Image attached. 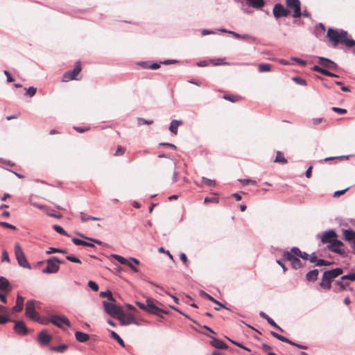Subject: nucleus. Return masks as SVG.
Returning <instances> with one entry per match:
<instances>
[{
  "label": "nucleus",
  "instance_id": "a19ab883",
  "mask_svg": "<svg viewBox=\"0 0 355 355\" xmlns=\"http://www.w3.org/2000/svg\"><path fill=\"white\" fill-rule=\"evenodd\" d=\"M313 70L315 71H317V72H319L324 76H327V75H329L328 73V70L324 69V68H322L319 66H314L313 67Z\"/></svg>",
  "mask_w": 355,
  "mask_h": 355
},
{
  "label": "nucleus",
  "instance_id": "c03bdc74",
  "mask_svg": "<svg viewBox=\"0 0 355 355\" xmlns=\"http://www.w3.org/2000/svg\"><path fill=\"white\" fill-rule=\"evenodd\" d=\"M53 228L54 230H55L58 233L62 234V235H67L66 231L60 225H54L53 226Z\"/></svg>",
  "mask_w": 355,
  "mask_h": 355
},
{
  "label": "nucleus",
  "instance_id": "2eb2a0df",
  "mask_svg": "<svg viewBox=\"0 0 355 355\" xmlns=\"http://www.w3.org/2000/svg\"><path fill=\"white\" fill-rule=\"evenodd\" d=\"M319 63L324 68L331 70H336L338 68V65L336 63L325 58H319Z\"/></svg>",
  "mask_w": 355,
  "mask_h": 355
},
{
  "label": "nucleus",
  "instance_id": "5701e85b",
  "mask_svg": "<svg viewBox=\"0 0 355 355\" xmlns=\"http://www.w3.org/2000/svg\"><path fill=\"white\" fill-rule=\"evenodd\" d=\"M200 295L207 298V300H209L211 302H214V303L218 305V307L214 308V309L216 311H219L220 309V308H225V306L223 304H222L220 302L215 300L213 297H211L210 295L207 294V293H205L204 291H201Z\"/></svg>",
  "mask_w": 355,
  "mask_h": 355
},
{
  "label": "nucleus",
  "instance_id": "412c9836",
  "mask_svg": "<svg viewBox=\"0 0 355 355\" xmlns=\"http://www.w3.org/2000/svg\"><path fill=\"white\" fill-rule=\"evenodd\" d=\"M0 290L6 293L10 292L12 290V286L6 277H0Z\"/></svg>",
  "mask_w": 355,
  "mask_h": 355
},
{
  "label": "nucleus",
  "instance_id": "a211bd4d",
  "mask_svg": "<svg viewBox=\"0 0 355 355\" xmlns=\"http://www.w3.org/2000/svg\"><path fill=\"white\" fill-rule=\"evenodd\" d=\"M117 319L120 321L122 325H129L135 322V320L132 316H125L123 311L121 313V315H119Z\"/></svg>",
  "mask_w": 355,
  "mask_h": 355
},
{
  "label": "nucleus",
  "instance_id": "bf43d9fd",
  "mask_svg": "<svg viewBox=\"0 0 355 355\" xmlns=\"http://www.w3.org/2000/svg\"><path fill=\"white\" fill-rule=\"evenodd\" d=\"M341 279L343 280L344 279H349L351 281H354L355 280V272L354 273H351L349 275H344L341 277Z\"/></svg>",
  "mask_w": 355,
  "mask_h": 355
},
{
  "label": "nucleus",
  "instance_id": "de8ad7c7",
  "mask_svg": "<svg viewBox=\"0 0 355 355\" xmlns=\"http://www.w3.org/2000/svg\"><path fill=\"white\" fill-rule=\"evenodd\" d=\"M293 80L294 82H295L298 85H306V80L300 77H298V76L293 77Z\"/></svg>",
  "mask_w": 355,
  "mask_h": 355
},
{
  "label": "nucleus",
  "instance_id": "79ce46f5",
  "mask_svg": "<svg viewBox=\"0 0 355 355\" xmlns=\"http://www.w3.org/2000/svg\"><path fill=\"white\" fill-rule=\"evenodd\" d=\"M67 347H68L67 345H61L58 347H52L51 350L62 353L64 352L67 349Z\"/></svg>",
  "mask_w": 355,
  "mask_h": 355
},
{
  "label": "nucleus",
  "instance_id": "6ab92c4d",
  "mask_svg": "<svg viewBox=\"0 0 355 355\" xmlns=\"http://www.w3.org/2000/svg\"><path fill=\"white\" fill-rule=\"evenodd\" d=\"M24 298L20 295H17L16 300V304L14 306L11 311L12 313H18L22 311L24 306Z\"/></svg>",
  "mask_w": 355,
  "mask_h": 355
},
{
  "label": "nucleus",
  "instance_id": "f03ea898",
  "mask_svg": "<svg viewBox=\"0 0 355 355\" xmlns=\"http://www.w3.org/2000/svg\"><path fill=\"white\" fill-rule=\"evenodd\" d=\"M137 305L142 310H144L150 313L156 315L159 317H162V313L168 314V311L166 310L161 309L154 302V300L151 298H148L146 300V303L137 302Z\"/></svg>",
  "mask_w": 355,
  "mask_h": 355
},
{
  "label": "nucleus",
  "instance_id": "4be33fe9",
  "mask_svg": "<svg viewBox=\"0 0 355 355\" xmlns=\"http://www.w3.org/2000/svg\"><path fill=\"white\" fill-rule=\"evenodd\" d=\"M331 279L329 278L324 272L323 273L322 281L320 283V286L327 290H329L331 287Z\"/></svg>",
  "mask_w": 355,
  "mask_h": 355
},
{
  "label": "nucleus",
  "instance_id": "f704fd0d",
  "mask_svg": "<svg viewBox=\"0 0 355 355\" xmlns=\"http://www.w3.org/2000/svg\"><path fill=\"white\" fill-rule=\"evenodd\" d=\"M258 68H259V71L260 73L268 72L271 70V65L269 64L262 63V64H259L258 65Z\"/></svg>",
  "mask_w": 355,
  "mask_h": 355
},
{
  "label": "nucleus",
  "instance_id": "37998d69",
  "mask_svg": "<svg viewBox=\"0 0 355 355\" xmlns=\"http://www.w3.org/2000/svg\"><path fill=\"white\" fill-rule=\"evenodd\" d=\"M25 89L26 91V95L30 97H33L37 92V88L34 87H30L29 88Z\"/></svg>",
  "mask_w": 355,
  "mask_h": 355
},
{
  "label": "nucleus",
  "instance_id": "a18cd8bd",
  "mask_svg": "<svg viewBox=\"0 0 355 355\" xmlns=\"http://www.w3.org/2000/svg\"><path fill=\"white\" fill-rule=\"evenodd\" d=\"M202 182L204 184L209 187H214L216 185L215 180L208 179L207 178H202Z\"/></svg>",
  "mask_w": 355,
  "mask_h": 355
},
{
  "label": "nucleus",
  "instance_id": "58836bf2",
  "mask_svg": "<svg viewBox=\"0 0 355 355\" xmlns=\"http://www.w3.org/2000/svg\"><path fill=\"white\" fill-rule=\"evenodd\" d=\"M100 296L101 297H107L109 300L112 302H115V299L113 297L112 294L110 291H105V292H101Z\"/></svg>",
  "mask_w": 355,
  "mask_h": 355
},
{
  "label": "nucleus",
  "instance_id": "f3484780",
  "mask_svg": "<svg viewBox=\"0 0 355 355\" xmlns=\"http://www.w3.org/2000/svg\"><path fill=\"white\" fill-rule=\"evenodd\" d=\"M207 336L211 338V345L213 347H216L217 349H227L228 346L223 340H219V339H218L216 338L212 337V336H211L209 335H207Z\"/></svg>",
  "mask_w": 355,
  "mask_h": 355
},
{
  "label": "nucleus",
  "instance_id": "7ed1b4c3",
  "mask_svg": "<svg viewBox=\"0 0 355 355\" xmlns=\"http://www.w3.org/2000/svg\"><path fill=\"white\" fill-rule=\"evenodd\" d=\"M64 263L63 261L60 260L58 257H53L46 260L47 266L42 270V272L47 274L56 273L60 269L58 263Z\"/></svg>",
  "mask_w": 355,
  "mask_h": 355
},
{
  "label": "nucleus",
  "instance_id": "a878e982",
  "mask_svg": "<svg viewBox=\"0 0 355 355\" xmlns=\"http://www.w3.org/2000/svg\"><path fill=\"white\" fill-rule=\"evenodd\" d=\"M319 271L317 269L308 272L306 275V279L309 282H315L318 277Z\"/></svg>",
  "mask_w": 355,
  "mask_h": 355
},
{
  "label": "nucleus",
  "instance_id": "49530a36",
  "mask_svg": "<svg viewBox=\"0 0 355 355\" xmlns=\"http://www.w3.org/2000/svg\"><path fill=\"white\" fill-rule=\"evenodd\" d=\"M137 122H138V125H144V124L151 125V124H153V121H152V120L148 121V120H146V119H144L143 118H138L137 119Z\"/></svg>",
  "mask_w": 355,
  "mask_h": 355
},
{
  "label": "nucleus",
  "instance_id": "0eeeda50",
  "mask_svg": "<svg viewBox=\"0 0 355 355\" xmlns=\"http://www.w3.org/2000/svg\"><path fill=\"white\" fill-rule=\"evenodd\" d=\"M35 300H28L26 304L25 313L28 318L37 322L40 320V316L35 310Z\"/></svg>",
  "mask_w": 355,
  "mask_h": 355
},
{
  "label": "nucleus",
  "instance_id": "aec40b11",
  "mask_svg": "<svg viewBox=\"0 0 355 355\" xmlns=\"http://www.w3.org/2000/svg\"><path fill=\"white\" fill-rule=\"evenodd\" d=\"M10 321L8 315V308L0 305V324H4Z\"/></svg>",
  "mask_w": 355,
  "mask_h": 355
},
{
  "label": "nucleus",
  "instance_id": "c9c22d12",
  "mask_svg": "<svg viewBox=\"0 0 355 355\" xmlns=\"http://www.w3.org/2000/svg\"><path fill=\"white\" fill-rule=\"evenodd\" d=\"M111 338L115 340L121 346L125 347L123 340L115 331H111Z\"/></svg>",
  "mask_w": 355,
  "mask_h": 355
},
{
  "label": "nucleus",
  "instance_id": "13d9d810",
  "mask_svg": "<svg viewBox=\"0 0 355 355\" xmlns=\"http://www.w3.org/2000/svg\"><path fill=\"white\" fill-rule=\"evenodd\" d=\"M2 261L10 262L9 255L6 250H3L2 252Z\"/></svg>",
  "mask_w": 355,
  "mask_h": 355
},
{
  "label": "nucleus",
  "instance_id": "72a5a7b5",
  "mask_svg": "<svg viewBox=\"0 0 355 355\" xmlns=\"http://www.w3.org/2000/svg\"><path fill=\"white\" fill-rule=\"evenodd\" d=\"M80 218H81L82 222H83V223L87 222L89 220H99L101 219L100 218H98V217L88 216V215L84 214L83 212L80 213Z\"/></svg>",
  "mask_w": 355,
  "mask_h": 355
},
{
  "label": "nucleus",
  "instance_id": "09e8293b",
  "mask_svg": "<svg viewBox=\"0 0 355 355\" xmlns=\"http://www.w3.org/2000/svg\"><path fill=\"white\" fill-rule=\"evenodd\" d=\"M66 259L71 262L80 263V264L81 263V261L78 257H76L73 255H67L66 257Z\"/></svg>",
  "mask_w": 355,
  "mask_h": 355
},
{
  "label": "nucleus",
  "instance_id": "39448f33",
  "mask_svg": "<svg viewBox=\"0 0 355 355\" xmlns=\"http://www.w3.org/2000/svg\"><path fill=\"white\" fill-rule=\"evenodd\" d=\"M103 304L106 313L113 318H118L123 312L121 307L114 303L103 301Z\"/></svg>",
  "mask_w": 355,
  "mask_h": 355
},
{
  "label": "nucleus",
  "instance_id": "864d4df0",
  "mask_svg": "<svg viewBox=\"0 0 355 355\" xmlns=\"http://www.w3.org/2000/svg\"><path fill=\"white\" fill-rule=\"evenodd\" d=\"M332 110L339 114H345L347 112L346 109L339 108L337 107H333Z\"/></svg>",
  "mask_w": 355,
  "mask_h": 355
},
{
  "label": "nucleus",
  "instance_id": "c756f323",
  "mask_svg": "<svg viewBox=\"0 0 355 355\" xmlns=\"http://www.w3.org/2000/svg\"><path fill=\"white\" fill-rule=\"evenodd\" d=\"M344 236L346 240L353 241L355 245V232L352 230H344Z\"/></svg>",
  "mask_w": 355,
  "mask_h": 355
},
{
  "label": "nucleus",
  "instance_id": "0e129e2a",
  "mask_svg": "<svg viewBox=\"0 0 355 355\" xmlns=\"http://www.w3.org/2000/svg\"><path fill=\"white\" fill-rule=\"evenodd\" d=\"M310 262L311 263H314V262H316L317 263V261L318 260L317 259V257L315 255V253H312L311 254L309 255V259Z\"/></svg>",
  "mask_w": 355,
  "mask_h": 355
},
{
  "label": "nucleus",
  "instance_id": "774afa93",
  "mask_svg": "<svg viewBox=\"0 0 355 355\" xmlns=\"http://www.w3.org/2000/svg\"><path fill=\"white\" fill-rule=\"evenodd\" d=\"M159 147L168 146L173 149H176V148H177L174 144H169V143H160V144H159Z\"/></svg>",
  "mask_w": 355,
  "mask_h": 355
},
{
  "label": "nucleus",
  "instance_id": "4c0bfd02",
  "mask_svg": "<svg viewBox=\"0 0 355 355\" xmlns=\"http://www.w3.org/2000/svg\"><path fill=\"white\" fill-rule=\"evenodd\" d=\"M131 261H133L135 264L138 265L139 264V261L135 258H131L130 261L129 260V263H127L126 265L128 266L135 272H137L139 270L138 269L135 267Z\"/></svg>",
  "mask_w": 355,
  "mask_h": 355
},
{
  "label": "nucleus",
  "instance_id": "9d476101",
  "mask_svg": "<svg viewBox=\"0 0 355 355\" xmlns=\"http://www.w3.org/2000/svg\"><path fill=\"white\" fill-rule=\"evenodd\" d=\"M286 3L288 8L293 10V17L297 18L302 15L300 1L299 0H286Z\"/></svg>",
  "mask_w": 355,
  "mask_h": 355
},
{
  "label": "nucleus",
  "instance_id": "b1692460",
  "mask_svg": "<svg viewBox=\"0 0 355 355\" xmlns=\"http://www.w3.org/2000/svg\"><path fill=\"white\" fill-rule=\"evenodd\" d=\"M343 272V269L340 268H336L334 269H332L331 270L325 271L324 273L329 277L331 280H333L334 278L338 277Z\"/></svg>",
  "mask_w": 355,
  "mask_h": 355
},
{
  "label": "nucleus",
  "instance_id": "f8f14e48",
  "mask_svg": "<svg viewBox=\"0 0 355 355\" xmlns=\"http://www.w3.org/2000/svg\"><path fill=\"white\" fill-rule=\"evenodd\" d=\"M343 246V243L338 240V238L334 239L330 244L327 245V248L329 250L339 254L345 253L344 249L342 248Z\"/></svg>",
  "mask_w": 355,
  "mask_h": 355
},
{
  "label": "nucleus",
  "instance_id": "338daca9",
  "mask_svg": "<svg viewBox=\"0 0 355 355\" xmlns=\"http://www.w3.org/2000/svg\"><path fill=\"white\" fill-rule=\"evenodd\" d=\"M211 62L214 64V65H218V64H227V62H222V60L221 59H218L217 61L216 60H212L211 61Z\"/></svg>",
  "mask_w": 355,
  "mask_h": 355
},
{
  "label": "nucleus",
  "instance_id": "423d86ee",
  "mask_svg": "<svg viewBox=\"0 0 355 355\" xmlns=\"http://www.w3.org/2000/svg\"><path fill=\"white\" fill-rule=\"evenodd\" d=\"M15 254L19 265L23 268H31V266L26 258V256L21 248L19 243H17L15 245Z\"/></svg>",
  "mask_w": 355,
  "mask_h": 355
},
{
  "label": "nucleus",
  "instance_id": "4468645a",
  "mask_svg": "<svg viewBox=\"0 0 355 355\" xmlns=\"http://www.w3.org/2000/svg\"><path fill=\"white\" fill-rule=\"evenodd\" d=\"M273 15L276 18L287 17L289 15V11L282 4L277 3L274 6Z\"/></svg>",
  "mask_w": 355,
  "mask_h": 355
},
{
  "label": "nucleus",
  "instance_id": "dca6fc26",
  "mask_svg": "<svg viewBox=\"0 0 355 355\" xmlns=\"http://www.w3.org/2000/svg\"><path fill=\"white\" fill-rule=\"evenodd\" d=\"M52 339L51 335H49L46 331H41L37 337L38 342L43 345H48Z\"/></svg>",
  "mask_w": 355,
  "mask_h": 355
},
{
  "label": "nucleus",
  "instance_id": "f257e3e1",
  "mask_svg": "<svg viewBox=\"0 0 355 355\" xmlns=\"http://www.w3.org/2000/svg\"><path fill=\"white\" fill-rule=\"evenodd\" d=\"M327 37L334 47L337 46L339 43L344 44L347 47L355 46V40L348 38L347 32L343 30L337 31L329 28L327 31Z\"/></svg>",
  "mask_w": 355,
  "mask_h": 355
},
{
  "label": "nucleus",
  "instance_id": "6e6d98bb",
  "mask_svg": "<svg viewBox=\"0 0 355 355\" xmlns=\"http://www.w3.org/2000/svg\"><path fill=\"white\" fill-rule=\"evenodd\" d=\"M159 252L164 253V254H167L168 257L174 262V259L173 255L170 253L169 251H166L164 248L161 247L158 249Z\"/></svg>",
  "mask_w": 355,
  "mask_h": 355
},
{
  "label": "nucleus",
  "instance_id": "2f4dec72",
  "mask_svg": "<svg viewBox=\"0 0 355 355\" xmlns=\"http://www.w3.org/2000/svg\"><path fill=\"white\" fill-rule=\"evenodd\" d=\"M72 242L76 245H84V246H88V247H94V245L92 243H88L85 241L80 240L77 238L72 239Z\"/></svg>",
  "mask_w": 355,
  "mask_h": 355
},
{
  "label": "nucleus",
  "instance_id": "20e7f679",
  "mask_svg": "<svg viewBox=\"0 0 355 355\" xmlns=\"http://www.w3.org/2000/svg\"><path fill=\"white\" fill-rule=\"evenodd\" d=\"M82 70V64L80 61L76 62L75 64V67L73 70L66 71L62 78V82H69L70 80H79L78 78V74L80 73Z\"/></svg>",
  "mask_w": 355,
  "mask_h": 355
},
{
  "label": "nucleus",
  "instance_id": "680f3d73",
  "mask_svg": "<svg viewBox=\"0 0 355 355\" xmlns=\"http://www.w3.org/2000/svg\"><path fill=\"white\" fill-rule=\"evenodd\" d=\"M349 188H347L345 189H343V190H340V191H336L334 192V197H339L342 195H343L347 191H348Z\"/></svg>",
  "mask_w": 355,
  "mask_h": 355
},
{
  "label": "nucleus",
  "instance_id": "c85d7f7f",
  "mask_svg": "<svg viewBox=\"0 0 355 355\" xmlns=\"http://www.w3.org/2000/svg\"><path fill=\"white\" fill-rule=\"evenodd\" d=\"M75 337L76 339L80 343H85L89 338L88 334L80 331H76L75 334Z\"/></svg>",
  "mask_w": 355,
  "mask_h": 355
},
{
  "label": "nucleus",
  "instance_id": "8fccbe9b",
  "mask_svg": "<svg viewBox=\"0 0 355 355\" xmlns=\"http://www.w3.org/2000/svg\"><path fill=\"white\" fill-rule=\"evenodd\" d=\"M125 152V148L122 147L121 146H118L117 150L114 153V156H121L123 155Z\"/></svg>",
  "mask_w": 355,
  "mask_h": 355
},
{
  "label": "nucleus",
  "instance_id": "3c124183",
  "mask_svg": "<svg viewBox=\"0 0 355 355\" xmlns=\"http://www.w3.org/2000/svg\"><path fill=\"white\" fill-rule=\"evenodd\" d=\"M0 226L3 227L4 228L10 229V230H16V227L15 226L10 224V223H8L6 222H0Z\"/></svg>",
  "mask_w": 355,
  "mask_h": 355
},
{
  "label": "nucleus",
  "instance_id": "e433bc0d",
  "mask_svg": "<svg viewBox=\"0 0 355 355\" xmlns=\"http://www.w3.org/2000/svg\"><path fill=\"white\" fill-rule=\"evenodd\" d=\"M112 257L121 264L126 265L129 263V260L118 254H113Z\"/></svg>",
  "mask_w": 355,
  "mask_h": 355
},
{
  "label": "nucleus",
  "instance_id": "473e14b6",
  "mask_svg": "<svg viewBox=\"0 0 355 355\" xmlns=\"http://www.w3.org/2000/svg\"><path fill=\"white\" fill-rule=\"evenodd\" d=\"M223 98L232 103L238 102L242 99L241 96L233 94H225Z\"/></svg>",
  "mask_w": 355,
  "mask_h": 355
},
{
  "label": "nucleus",
  "instance_id": "6e6552de",
  "mask_svg": "<svg viewBox=\"0 0 355 355\" xmlns=\"http://www.w3.org/2000/svg\"><path fill=\"white\" fill-rule=\"evenodd\" d=\"M283 257L284 259L289 261L291 262V266L294 269H298L302 268V265L301 261L297 257H296L297 256L295 255L293 252H292V248L289 252H284Z\"/></svg>",
  "mask_w": 355,
  "mask_h": 355
},
{
  "label": "nucleus",
  "instance_id": "9b49d317",
  "mask_svg": "<svg viewBox=\"0 0 355 355\" xmlns=\"http://www.w3.org/2000/svg\"><path fill=\"white\" fill-rule=\"evenodd\" d=\"M338 238L335 231L331 230L323 232L320 236L321 242L323 244H330L334 239Z\"/></svg>",
  "mask_w": 355,
  "mask_h": 355
},
{
  "label": "nucleus",
  "instance_id": "393cba45",
  "mask_svg": "<svg viewBox=\"0 0 355 355\" xmlns=\"http://www.w3.org/2000/svg\"><path fill=\"white\" fill-rule=\"evenodd\" d=\"M259 315L262 318H264L267 320V322L272 326L274 328L281 331H283V329L276 324V322L271 318H270L267 314H266L265 313L263 312H261L259 313Z\"/></svg>",
  "mask_w": 355,
  "mask_h": 355
},
{
  "label": "nucleus",
  "instance_id": "052dcab7",
  "mask_svg": "<svg viewBox=\"0 0 355 355\" xmlns=\"http://www.w3.org/2000/svg\"><path fill=\"white\" fill-rule=\"evenodd\" d=\"M278 340H281V341H282L284 343H288L290 345H294V343L293 341L290 340L289 339H288L287 338H286V337H284V336H283L282 335L279 336Z\"/></svg>",
  "mask_w": 355,
  "mask_h": 355
},
{
  "label": "nucleus",
  "instance_id": "ea45409f",
  "mask_svg": "<svg viewBox=\"0 0 355 355\" xmlns=\"http://www.w3.org/2000/svg\"><path fill=\"white\" fill-rule=\"evenodd\" d=\"M219 198L218 197H206L204 199V202L207 203H218Z\"/></svg>",
  "mask_w": 355,
  "mask_h": 355
},
{
  "label": "nucleus",
  "instance_id": "7c9ffc66",
  "mask_svg": "<svg viewBox=\"0 0 355 355\" xmlns=\"http://www.w3.org/2000/svg\"><path fill=\"white\" fill-rule=\"evenodd\" d=\"M274 162L279 163V164H287L288 161L285 158L283 153H282L281 151L278 150L276 153V157H275V159L274 160Z\"/></svg>",
  "mask_w": 355,
  "mask_h": 355
},
{
  "label": "nucleus",
  "instance_id": "1a4fd4ad",
  "mask_svg": "<svg viewBox=\"0 0 355 355\" xmlns=\"http://www.w3.org/2000/svg\"><path fill=\"white\" fill-rule=\"evenodd\" d=\"M49 322L60 328L62 327V324H65L67 327L71 326L70 321L64 315H51L49 319Z\"/></svg>",
  "mask_w": 355,
  "mask_h": 355
},
{
  "label": "nucleus",
  "instance_id": "ddd939ff",
  "mask_svg": "<svg viewBox=\"0 0 355 355\" xmlns=\"http://www.w3.org/2000/svg\"><path fill=\"white\" fill-rule=\"evenodd\" d=\"M12 322L15 323L14 330L17 334L21 336H25L28 334V329L23 321L13 320Z\"/></svg>",
  "mask_w": 355,
  "mask_h": 355
},
{
  "label": "nucleus",
  "instance_id": "603ef678",
  "mask_svg": "<svg viewBox=\"0 0 355 355\" xmlns=\"http://www.w3.org/2000/svg\"><path fill=\"white\" fill-rule=\"evenodd\" d=\"M88 286L93 290L94 291H98V284L93 282V281H89L88 282Z\"/></svg>",
  "mask_w": 355,
  "mask_h": 355
},
{
  "label": "nucleus",
  "instance_id": "4d7b16f0",
  "mask_svg": "<svg viewBox=\"0 0 355 355\" xmlns=\"http://www.w3.org/2000/svg\"><path fill=\"white\" fill-rule=\"evenodd\" d=\"M240 182L243 184V185H248V184L255 185L256 184V181L252 180L245 179V180H240Z\"/></svg>",
  "mask_w": 355,
  "mask_h": 355
},
{
  "label": "nucleus",
  "instance_id": "bb28decb",
  "mask_svg": "<svg viewBox=\"0 0 355 355\" xmlns=\"http://www.w3.org/2000/svg\"><path fill=\"white\" fill-rule=\"evenodd\" d=\"M292 252L294 253L298 257H301L304 260H308L309 257V254L306 252H302L298 248L293 247L292 248Z\"/></svg>",
  "mask_w": 355,
  "mask_h": 355
},
{
  "label": "nucleus",
  "instance_id": "e2e57ef3",
  "mask_svg": "<svg viewBox=\"0 0 355 355\" xmlns=\"http://www.w3.org/2000/svg\"><path fill=\"white\" fill-rule=\"evenodd\" d=\"M180 259L185 265H187L188 259L187 255L184 253H181L180 254Z\"/></svg>",
  "mask_w": 355,
  "mask_h": 355
},
{
  "label": "nucleus",
  "instance_id": "69168bd1",
  "mask_svg": "<svg viewBox=\"0 0 355 355\" xmlns=\"http://www.w3.org/2000/svg\"><path fill=\"white\" fill-rule=\"evenodd\" d=\"M74 129L78 132H84L85 131H87L89 130V127H85V128H80V127H74Z\"/></svg>",
  "mask_w": 355,
  "mask_h": 355
},
{
  "label": "nucleus",
  "instance_id": "5fc2aeb1",
  "mask_svg": "<svg viewBox=\"0 0 355 355\" xmlns=\"http://www.w3.org/2000/svg\"><path fill=\"white\" fill-rule=\"evenodd\" d=\"M331 263L328 261H326V260H324V259H318L317 261V263H316V266H329L331 265Z\"/></svg>",
  "mask_w": 355,
  "mask_h": 355
},
{
  "label": "nucleus",
  "instance_id": "cd10ccee",
  "mask_svg": "<svg viewBox=\"0 0 355 355\" xmlns=\"http://www.w3.org/2000/svg\"><path fill=\"white\" fill-rule=\"evenodd\" d=\"M182 124V121L173 120L171 122V124H170V126H169L170 131L171 132H173L174 135H177L178 134V128L179 125H180Z\"/></svg>",
  "mask_w": 355,
  "mask_h": 355
}]
</instances>
